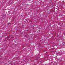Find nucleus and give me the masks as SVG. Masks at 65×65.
I'll use <instances>...</instances> for the list:
<instances>
[{"mask_svg":"<svg viewBox=\"0 0 65 65\" xmlns=\"http://www.w3.org/2000/svg\"><path fill=\"white\" fill-rule=\"evenodd\" d=\"M10 24V23H8V25H9Z\"/></svg>","mask_w":65,"mask_h":65,"instance_id":"nucleus-1","label":"nucleus"}]
</instances>
